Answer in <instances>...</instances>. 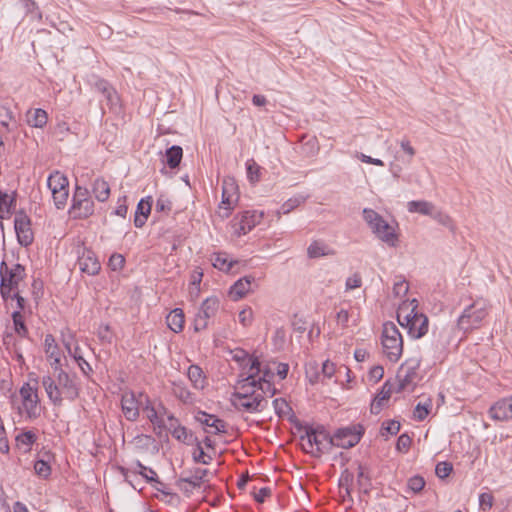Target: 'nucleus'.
<instances>
[{"label":"nucleus","mask_w":512,"mask_h":512,"mask_svg":"<svg viewBox=\"0 0 512 512\" xmlns=\"http://www.w3.org/2000/svg\"><path fill=\"white\" fill-rule=\"evenodd\" d=\"M54 372V376L45 375L41 380L49 400L55 406H61L64 398L70 401L75 400L79 396L76 377L69 375L58 366L54 367Z\"/></svg>","instance_id":"f257e3e1"},{"label":"nucleus","mask_w":512,"mask_h":512,"mask_svg":"<svg viewBox=\"0 0 512 512\" xmlns=\"http://www.w3.org/2000/svg\"><path fill=\"white\" fill-rule=\"evenodd\" d=\"M302 450L313 457H320L332 448V437L320 426L307 427L305 434L300 436Z\"/></svg>","instance_id":"f03ea898"},{"label":"nucleus","mask_w":512,"mask_h":512,"mask_svg":"<svg viewBox=\"0 0 512 512\" xmlns=\"http://www.w3.org/2000/svg\"><path fill=\"white\" fill-rule=\"evenodd\" d=\"M490 305L484 299H476L467 306L457 320V326L460 330L470 332L483 325V321L488 316Z\"/></svg>","instance_id":"7ed1b4c3"},{"label":"nucleus","mask_w":512,"mask_h":512,"mask_svg":"<svg viewBox=\"0 0 512 512\" xmlns=\"http://www.w3.org/2000/svg\"><path fill=\"white\" fill-rule=\"evenodd\" d=\"M363 218L378 239L386 243L389 247L397 246L398 236L394 228L389 225L380 214L373 209L365 208L363 210Z\"/></svg>","instance_id":"20e7f679"},{"label":"nucleus","mask_w":512,"mask_h":512,"mask_svg":"<svg viewBox=\"0 0 512 512\" xmlns=\"http://www.w3.org/2000/svg\"><path fill=\"white\" fill-rule=\"evenodd\" d=\"M383 353L390 362H397L403 352V339L396 325L385 323L382 331Z\"/></svg>","instance_id":"39448f33"},{"label":"nucleus","mask_w":512,"mask_h":512,"mask_svg":"<svg viewBox=\"0 0 512 512\" xmlns=\"http://www.w3.org/2000/svg\"><path fill=\"white\" fill-rule=\"evenodd\" d=\"M22 405L18 406L20 415L25 414L26 418L34 420L40 416V399L37 388L32 387L29 383H25L19 390Z\"/></svg>","instance_id":"423d86ee"},{"label":"nucleus","mask_w":512,"mask_h":512,"mask_svg":"<svg viewBox=\"0 0 512 512\" xmlns=\"http://www.w3.org/2000/svg\"><path fill=\"white\" fill-rule=\"evenodd\" d=\"M231 402L237 410L248 413L260 412L267 404L264 396L257 391H253L250 396L243 393H233Z\"/></svg>","instance_id":"0eeeda50"},{"label":"nucleus","mask_w":512,"mask_h":512,"mask_svg":"<svg viewBox=\"0 0 512 512\" xmlns=\"http://www.w3.org/2000/svg\"><path fill=\"white\" fill-rule=\"evenodd\" d=\"M219 306L220 301L215 296L208 297L202 302L194 318L195 332H200L208 327L209 320L217 314Z\"/></svg>","instance_id":"6e6552de"},{"label":"nucleus","mask_w":512,"mask_h":512,"mask_svg":"<svg viewBox=\"0 0 512 512\" xmlns=\"http://www.w3.org/2000/svg\"><path fill=\"white\" fill-rule=\"evenodd\" d=\"M363 431L361 425L338 429L332 437V446L344 449L352 448L359 443Z\"/></svg>","instance_id":"1a4fd4ad"},{"label":"nucleus","mask_w":512,"mask_h":512,"mask_svg":"<svg viewBox=\"0 0 512 512\" xmlns=\"http://www.w3.org/2000/svg\"><path fill=\"white\" fill-rule=\"evenodd\" d=\"M238 200L237 195V186L235 184L234 179L226 178L222 183V201L219 205L218 214L222 218H227L230 216L231 210L234 207V204Z\"/></svg>","instance_id":"9d476101"},{"label":"nucleus","mask_w":512,"mask_h":512,"mask_svg":"<svg viewBox=\"0 0 512 512\" xmlns=\"http://www.w3.org/2000/svg\"><path fill=\"white\" fill-rule=\"evenodd\" d=\"M14 228L17 240L21 246L27 247L32 244L34 233L31 227V220L24 211L15 212Z\"/></svg>","instance_id":"9b49d317"},{"label":"nucleus","mask_w":512,"mask_h":512,"mask_svg":"<svg viewBox=\"0 0 512 512\" xmlns=\"http://www.w3.org/2000/svg\"><path fill=\"white\" fill-rule=\"evenodd\" d=\"M249 367L245 377L238 381L237 390L234 393H243L250 396L257 388V376L259 375V359L257 357L248 358Z\"/></svg>","instance_id":"f8f14e48"},{"label":"nucleus","mask_w":512,"mask_h":512,"mask_svg":"<svg viewBox=\"0 0 512 512\" xmlns=\"http://www.w3.org/2000/svg\"><path fill=\"white\" fill-rule=\"evenodd\" d=\"M420 365L419 360H412L403 364L398 371V389L397 392L412 390L416 385L417 369Z\"/></svg>","instance_id":"ddd939ff"},{"label":"nucleus","mask_w":512,"mask_h":512,"mask_svg":"<svg viewBox=\"0 0 512 512\" xmlns=\"http://www.w3.org/2000/svg\"><path fill=\"white\" fill-rule=\"evenodd\" d=\"M143 393L136 395L133 391H126L121 397V408L128 421H136L139 417V408L142 404Z\"/></svg>","instance_id":"4468645a"},{"label":"nucleus","mask_w":512,"mask_h":512,"mask_svg":"<svg viewBox=\"0 0 512 512\" xmlns=\"http://www.w3.org/2000/svg\"><path fill=\"white\" fill-rule=\"evenodd\" d=\"M263 213L258 211H245L241 215L234 218L233 226L238 236L245 235L250 232L257 224L261 222Z\"/></svg>","instance_id":"2eb2a0df"},{"label":"nucleus","mask_w":512,"mask_h":512,"mask_svg":"<svg viewBox=\"0 0 512 512\" xmlns=\"http://www.w3.org/2000/svg\"><path fill=\"white\" fill-rule=\"evenodd\" d=\"M195 420L203 426L204 431L208 434L216 435L227 432L226 422L213 414L199 410L195 414Z\"/></svg>","instance_id":"dca6fc26"},{"label":"nucleus","mask_w":512,"mask_h":512,"mask_svg":"<svg viewBox=\"0 0 512 512\" xmlns=\"http://www.w3.org/2000/svg\"><path fill=\"white\" fill-rule=\"evenodd\" d=\"M25 276V269L21 264H14L12 267L3 261L0 265V278L1 283H5L6 286L18 288L19 283Z\"/></svg>","instance_id":"f3484780"},{"label":"nucleus","mask_w":512,"mask_h":512,"mask_svg":"<svg viewBox=\"0 0 512 512\" xmlns=\"http://www.w3.org/2000/svg\"><path fill=\"white\" fill-rule=\"evenodd\" d=\"M489 415L496 421L512 419V396L500 399L494 403L489 409Z\"/></svg>","instance_id":"a211bd4d"},{"label":"nucleus","mask_w":512,"mask_h":512,"mask_svg":"<svg viewBox=\"0 0 512 512\" xmlns=\"http://www.w3.org/2000/svg\"><path fill=\"white\" fill-rule=\"evenodd\" d=\"M79 268L82 272L88 275H96L101 266L95 254L91 251H86L78 259Z\"/></svg>","instance_id":"6ab92c4d"},{"label":"nucleus","mask_w":512,"mask_h":512,"mask_svg":"<svg viewBox=\"0 0 512 512\" xmlns=\"http://www.w3.org/2000/svg\"><path fill=\"white\" fill-rule=\"evenodd\" d=\"M429 321L425 314H420L411 323L404 326L408 329V333L413 338H421L428 332Z\"/></svg>","instance_id":"aec40b11"},{"label":"nucleus","mask_w":512,"mask_h":512,"mask_svg":"<svg viewBox=\"0 0 512 512\" xmlns=\"http://www.w3.org/2000/svg\"><path fill=\"white\" fill-rule=\"evenodd\" d=\"M253 276H244L237 280L230 288L229 295L233 300L243 298L248 292L251 291L252 283L254 282Z\"/></svg>","instance_id":"412c9836"},{"label":"nucleus","mask_w":512,"mask_h":512,"mask_svg":"<svg viewBox=\"0 0 512 512\" xmlns=\"http://www.w3.org/2000/svg\"><path fill=\"white\" fill-rule=\"evenodd\" d=\"M94 212V202L91 199L73 202L70 208V214L73 218L84 219Z\"/></svg>","instance_id":"4be33fe9"},{"label":"nucleus","mask_w":512,"mask_h":512,"mask_svg":"<svg viewBox=\"0 0 512 512\" xmlns=\"http://www.w3.org/2000/svg\"><path fill=\"white\" fill-rule=\"evenodd\" d=\"M16 207L15 194H8L4 192L0 194V225L2 220L9 219Z\"/></svg>","instance_id":"5701e85b"},{"label":"nucleus","mask_w":512,"mask_h":512,"mask_svg":"<svg viewBox=\"0 0 512 512\" xmlns=\"http://www.w3.org/2000/svg\"><path fill=\"white\" fill-rule=\"evenodd\" d=\"M392 393V387L391 385L386 382L382 390L376 395V397L373 399L370 411L372 414H378L381 412L383 406L387 403Z\"/></svg>","instance_id":"b1692460"},{"label":"nucleus","mask_w":512,"mask_h":512,"mask_svg":"<svg viewBox=\"0 0 512 512\" xmlns=\"http://www.w3.org/2000/svg\"><path fill=\"white\" fill-rule=\"evenodd\" d=\"M0 128L4 133H10L17 128L13 112L4 105H0Z\"/></svg>","instance_id":"393cba45"},{"label":"nucleus","mask_w":512,"mask_h":512,"mask_svg":"<svg viewBox=\"0 0 512 512\" xmlns=\"http://www.w3.org/2000/svg\"><path fill=\"white\" fill-rule=\"evenodd\" d=\"M168 327L175 333H179L184 328L185 316L180 308L173 309L166 317Z\"/></svg>","instance_id":"a878e982"},{"label":"nucleus","mask_w":512,"mask_h":512,"mask_svg":"<svg viewBox=\"0 0 512 512\" xmlns=\"http://www.w3.org/2000/svg\"><path fill=\"white\" fill-rule=\"evenodd\" d=\"M334 254L335 251L322 241L315 240L307 248V255L312 259Z\"/></svg>","instance_id":"bb28decb"},{"label":"nucleus","mask_w":512,"mask_h":512,"mask_svg":"<svg viewBox=\"0 0 512 512\" xmlns=\"http://www.w3.org/2000/svg\"><path fill=\"white\" fill-rule=\"evenodd\" d=\"M47 185L51 192H55L68 189L69 182L63 173L54 171L49 175Z\"/></svg>","instance_id":"cd10ccee"},{"label":"nucleus","mask_w":512,"mask_h":512,"mask_svg":"<svg viewBox=\"0 0 512 512\" xmlns=\"http://www.w3.org/2000/svg\"><path fill=\"white\" fill-rule=\"evenodd\" d=\"M44 347H45V353L47 357L51 360H53V363H51L52 366H59L60 365V352L59 348L55 342L54 337L51 334L46 335L44 340Z\"/></svg>","instance_id":"c85d7f7f"},{"label":"nucleus","mask_w":512,"mask_h":512,"mask_svg":"<svg viewBox=\"0 0 512 512\" xmlns=\"http://www.w3.org/2000/svg\"><path fill=\"white\" fill-rule=\"evenodd\" d=\"M418 308V301L416 299H412L411 301H404L401 303L397 310V320L401 326H405L406 323H409V318H407L408 313H413V309Z\"/></svg>","instance_id":"c756f323"},{"label":"nucleus","mask_w":512,"mask_h":512,"mask_svg":"<svg viewBox=\"0 0 512 512\" xmlns=\"http://www.w3.org/2000/svg\"><path fill=\"white\" fill-rule=\"evenodd\" d=\"M48 116L45 110L37 108L29 110L27 113V122L31 127L43 128L47 124Z\"/></svg>","instance_id":"7c9ffc66"},{"label":"nucleus","mask_w":512,"mask_h":512,"mask_svg":"<svg viewBox=\"0 0 512 512\" xmlns=\"http://www.w3.org/2000/svg\"><path fill=\"white\" fill-rule=\"evenodd\" d=\"M187 376L195 389H203L206 384V377L198 365H190Z\"/></svg>","instance_id":"2f4dec72"},{"label":"nucleus","mask_w":512,"mask_h":512,"mask_svg":"<svg viewBox=\"0 0 512 512\" xmlns=\"http://www.w3.org/2000/svg\"><path fill=\"white\" fill-rule=\"evenodd\" d=\"M408 211L411 213H419L422 215L431 216L434 212L435 206L433 203L420 200V201H410L407 203Z\"/></svg>","instance_id":"473e14b6"},{"label":"nucleus","mask_w":512,"mask_h":512,"mask_svg":"<svg viewBox=\"0 0 512 512\" xmlns=\"http://www.w3.org/2000/svg\"><path fill=\"white\" fill-rule=\"evenodd\" d=\"M183 157V150L178 145H173L166 150L165 158L166 164L171 169H175L179 166Z\"/></svg>","instance_id":"72a5a7b5"},{"label":"nucleus","mask_w":512,"mask_h":512,"mask_svg":"<svg viewBox=\"0 0 512 512\" xmlns=\"http://www.w3.org/2000/svg\"><path fill=\"white\" fill-rule=\"evenodd\" d=\"M92 191L96 199L100 202L106 201L110 195L109 184L102 178L95 179L93 182Z\"/></svg>","instance_id":"f704fd0d"},{"label":"nucleus","mask_w":512,"mask_h":512,"mask_svg":"<svg viewBox=\"0 0 512 512\" xmlns=\"http://www.w3.org/2000/svg\"><path fill=\"white\" fill-rule=\"evenodd\" d=\"M171 434L175 439L187 445H194V442H197V437L182 425L176 426L175 429H172Z\"/></svg>","instance_id":"c9c22d12"},{"label":"nucleus","mask_w":512,"mask_h":512,"mask_svg":"<svg viewBox=\"0 0 512 512\" xmlns=\"http://www.w3.org/2000/svg\"><path fill=\"white\" fill-rule=\"evenodd\" d=\"M173 394L181 402L191 404L194 402L193 394L183 383H173Z\"/></svg>","instance_id":"e433bc0d"},{"label":"nucleus","mask_w":512,"mask_h":512,"mask_svg":"<svg viewBox=\"0 0 512 512\" xmlns=\"http://www.w3.org/2000/svg\"><path fill=\"white\" fill-rule=\"evenodd\" d=\"M399 144L405 156L395 155V159L401 160L405 164H410L416 154L415 148L411 145V142L407 138L400 140Z\"/></svg>","instance_id":"4c0bfd02"},{"label":"nucleus","mask_w":512,"mask_h":512,"mask_svg":"<svg viewBox=\"0 0 512 512\" xmlns=\"http://www.w3.org/2000/svg\"><path fill=\"white\" fill-rule=\"evenodd\" d=\"M212 264L215 268L229 272L233 266V261H231L226 253H215L212 256Z\"/></svg>","instance_id":"58836bf2"},{"label":"nucleus","mask_w":512,"mask_h":512,"mask_svg":"<svg viewBox=\"0 0 512 512\" xmlns=\"http://www.w3.org/2000/svg\"><path fill=\"white\" fill-rule=\"evenodd\" d=\"M146 402L147 403L146 406L144 407V410L147 411V418L149 419V421L158 428L166 427V423L164 421L163 416L160 415L159 412L153 406H150L147 397Z\"/></svg>","instance_id":"ea45409f"},{"label":"nucleus","mask_w":512,"mask_h":512,"mask_svg":"<svg viewBox=\"0 0 512 512\" xmlns=\"http://www.w3.org/2000/svg\"><path fill=\"white\" fill-rule=\"evenodd\" d=\"M432 408V400L430 398L426 399L425 402H419L413 412L414 418L418 421H423L429 414Z\"/></svg>","instance_id":"a19ab883"},{"label":"nucleus","mask_w":512,"mask_h":512,"mask_svg":"<svg viewBox=\"0 0 512 512\" xmlns=\"http://www.w3.org/2000/svg\"><path fill=\"white\" fill-rule=\"evenodd\" d=\"M12 320H13L15 332L20 337H27L28 329H27V327H26V325L24 323L23 315L21 314V312L20 311H14L12 313Z\"/></svg>","instance_id":"79ce46f5"},{"label":"nucleus","mask_w":512,"mask_h":512,"mask_svg":"<svg viewBox=\"0 0 512 512\" xmlns=\"http://www.w3.org/2000/svg\"><path fill=\"white\" fill-rule=\"evenodd\" d=\"M136 467L138 470L133 472L140 474L147 482H158L157 473L152 468L144 466L140 461H136Z\"/></svg>","instance_id":"37998d69"},{"label":"nucleus","mask_w":512,"mask_h":512,"mask_svg":"<svg viewBox=\"0 0 512 512\" xmlns=\"http://www.w3.org/2000/svg\"><path fill=\"white\" fill-rule=\"evenodd\" d=\"M260 170L261 167L255 162V160L250 159L246 162L247 178L251 183H256L260 180Z\"/></svg>","instance_id":"c03bdc74"},{"label":"nucleus","mask_w":512,"mask_h":512,"mask_svg":"<svg viewBox=\"0 0 512 512\" xmlns=\"http://www.w3.org/2000/svg\"><path fill=\"white\" fill-rule=\"evenodd\" d=\"M206 469H196L194 473L187 478H182L180 481L190 484L193 488L200 487L204 477L207 475Z\"/></svg>","instance_id":"a18cd8bd"},{"label":"nucleus","mask_w":512,"mask_h":512,"mask_svg":"<svg viewBox=\"0 0 512 512\" xmlns=\"http://www.w3.org/2000/svg\"><path fill=\"white\" fill-rule=\"evenodd\" d=\"M431 217L434 220H436L440 225L449 228L452 232L455 231V225L453 223V220L446 213L434 209V212L432 213Z\"/></svg>","instance_id":"49530a36"},{"label":"nucleus","mask_w":512,"mask_h":512,"mask_svg":"<svg viewBox=\"0 0 512 512\" xmlns=\"http://www.w3.org/2000/svg\"><path fill=\"white\" fill-rule=\"evenodd\" d=\"M22 3L26 14L30 15L32 19L41 20L42 14L39 10L38 5L33 0H20Z\"/></svg>","instance_id":"de8ad7c7"},{"label":"nucleus","mask_w":512,"mask_h":512,"mask_svg":"<svg viewBox=\"0 0 512 512\" xmlns=\"http://www.w3.org/2000/svg\"><path fill=\"white\" fill-rule=\"evenodd\" d=\"M273 407H274L275 413L279 417H286L292 412V409L289 406V404L287 403V401L282 398L275 399L273 401Z\"/></svg>","instance_id":"09e8293b"},{"label":"nucleus","mask_w":512,"mask_h":512,"mask_svg":"<svg viewBox=\"0 0 512 512\" xmlns=\"http://www.w3.org/2000/svg\"><path fill=\"white\" fill-rule=\"evenodd\" d=\"M194 444L196 445V451L193 454L194 461L197 463L209 464L212 457L205 454L202 443L197 439V442H194Z\"/></svg>","instance_id":"8fccbe9b"},{"label":"nucleus","mask_w":512,"mask_h":512,"mask_svg":"<svg viewBox=\"0 0 512 512\" xmlns=\"http://www.w3.org/2000/svg\"><path fill=\"white\" fill-rule=\"evenodd\" d=\"M53 202L57 209H62L67 203L69 189L51 192Z\"/></svg>","instance_id":"3c124183"},{"label":"nucleus","mask_w":512,"mask_h":512,"mask_svg":"<svg viewBox=\"0 0 512 512\" xmlns=\"http://www.w3.org/2000/svg\"><path fill=\"white\" fill-rule=\"evenodd\" d=\"M34 470L38 476L44 479L48 478L51 474V467L48 462L44 460H37L34 464Z\"/></svg>","instance_id":"603ef678"},{"label":"nucleus","mask_w":512,"mask_h":512,"mask_svg":"<svg viewBox=\"0 0 512 512\" xmlns=\"http://www.w3.org/2000/svg\"><path fill=\"white\" fill-rule=\"evenodd\" d=\"M400 430V423L395 420H390L386 423H383L382 429H381V435L382 436H388V435H396Z\"/></svg>","instance_id":"864d4df0"},{"label":"nucleus","mask_w":512,"mask_h":512,"mask_svg":"<svg viewBox=\"0 0 512 512\" xmlns=\"http://www.w3.org/2000/svg\"><path fill=\"white\" fill-rule=\"evenodd\" d=\"M37 439L36 434L33 431H25L16 437V441L19 444L30 447Z\"/></svg>","instance_id":"5fc2aeb1"},{"label":"nucleus","mask_w":512,"mask_h":512,"mask_svg":"<svg viewBox=\"0 0 512 512\" xmlns=\"http://www.w3.org/2000/svg\"><path fill=\"white\" fill-rule=\"evenodd\" d=\"M152 207V197H147L146 199H141L137 205L136 214L143 215L144 217H148Z\"/></svg>","instance_id":"6e6d98bb"},{"label":"nucleus","mask_w":512,"mask_h":512,"mask_svg":"<svg viewBox=\"0 0 512 512\" xmlns=\"http://www.w3.org/2000/svg\"><path fill=\"white\" fill-rule=\"evenodd\" d=\"M408 488L414 493L420 492L425 486V480L421 476H413L408 480Z\"/></svg>","instance_id":"4d7b16f0"},{"label":"nucleus","mask_w":512,"mask_h":512,"mask_svg":"<svg viewBox=\"0 0 512 512\" xmlns=\"http://www.w3.org/2000/svg\"><path fill=\"white\" fill-rule=\"evenodd\" d=\"M353 481V475L348 471L345 470L340 478V489L344 490L347 495L350 494L351 485Z\"/></svg>","instance_id":"13d9d810"},{"label":"nucleus","mask_w":512,"mask_h":512,"mask_svg":"<svg viewBox=\"0 0 512 512\" xmlns=\"http://www.w3.org/2000/svg\"><path fill=\"white\" fill-rule=\"evenodd\" d=\"M272 380H268V381H262V380H257V388L261 391L260 393L263 395V394H268L269 396H274L276 394V388L273 386Z\"/></svg>","instance_id":"bf43d9fd"},{"label":"nucleus","mask_w":512,"mask_h":512,"mask_svg":"<svg viewBox=\"0 0 512 512\" xmlns=\"http://www.w3.org/2000/svg\"><path fill=\"white\" fill-rule=\"evenodd\" d=\"M303 202L302 198H290L285 203L282 204L280 211L283 214H288L292 210H294L296 207H298Z\"/></svg>","instance_id":"052dcab7"},{"label":"nucleus","mask_w":512,"mask_h":512,"mask_svg":"<svg viewBox=\"0 0 512 512\" xmlns=\"http://www.w3.org/2000/svg\"><path fill=\"white\" fill-rule=\"evenodd\" d=\"M452 465L448 462H440L436 465L435 473L436 475L444 479L449 476V474L452 472Z\"/></svg>","instance_id":"680f3d73"},{"label":"nucleus","mask_w":512,"mask_h":512,"mask_svg":"<svg viewBox=\"0 0 512 512\" xmlns=\"http://www.w3.org/2000/svg\"><path fill=\"white\" fill-rule=\"evenodd\" d=\"M155 209L157 212L168 213L172 209V203L167 197L161 195L156 201Z\"/></svg>","instance_id":"e2e57ef3"},{"label":"nucleus","mask_w":512,"mask_h":512,"mask_svg":"<svg viewBox=\"0 0 512 512\" xmlns=\"http://www.w3.org/2000/svg\"><path fill=\"white\" fill-rule=\"evenodd\" d=\"M493 495L491 493H481L479 495V505L480 508L484 511L489 510L493 506Z\"/></svg>","instance_id":"0e129e2a"},{"label":"nucleus","mask_w":512,"mask_h":512,"mask_svg":"<svg viewBox=\"0 0 512 512\" xmlns=\"http://www.w3.org/2000/svg\"><path fill=\"white\" fill-rule=\"evenodd\" d=\"M238 318H239V322L247 327V326H250L251 323H252V320H253V311L251 308H246V309H243L239 312V315H238Z\"/></svg>","instance_id":"69168bd1"},{"label":"nucleus","mask_w":512,"mask_h":512,"mask_svg":"<svg viewBox=\"0 0 512 512\" xmlns=\"http://www.w3.org/2000/svg\"><path fill=\"white\" fill-rule=\"evenodd\" d=\"M412 439L407 434H402L398 437L396 448L401 452H407L411 446Z\"/></svg>","instance_id":"338daca9"},{"label":"nucleus","mask_w":512,"mask_h":512,"mask_svg":"<svg viewBox=\"0 0 512 512\" xmlns=\"http://www.w3.org/2000/svg\"><path fill=\"white\" fill-rule=\"evenodd\" d=\"M124 263L125 259L121 254L115 253L109 259V267L113 271L120 270L124 266Z\"/></svg>","instance_id":"774afa93"}]
</instances>
